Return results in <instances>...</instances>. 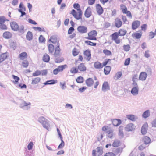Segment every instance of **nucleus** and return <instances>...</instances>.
Returning a JSON list of instances; mask_svg holds the SVG:
<instances>
[{
    "label": "nucleus",
    "mask_w": 156,
    "mask_h": 156,
    "mask_svg": "<svg viewBox=\"0 0 156 156\" xmlns=\"http://www.w3.org/2000/svg\"><path fill=\"white\" fill-rule=\"evenodd\" d=\"M127 33V31L123 28L120 29L118 32H115L112 34L111 36V40L113 41L116 44H120L121 40L119 38V36H123Z\"/></svg>",
    "instance_id": "obj_1"
},
{
    "label": "nucleus",
    "mask_w": 156,
    "mask_h": 156,
    "mask_svg": "<svg viewBox=\"0 0 156 156\" xmlns=\"http://www.w3.org/2000/svg\"><path fill=\"white\" fill-rule=\"evenodd\" d=\"M121 20L118 18H115L114 21V25L117 28H119L121 27L123 25V23L124 24H126L128 22V20L126 16L124 15H122Z\"/></svg>",
    "instance_id": "obj_2"
},
{
    "label": "nucleus",
    "mask_w": 156,
    "mask_h": 156,
    "mask_svg": "<svg viewBox=\"0 0 156 156\" xmlns=\"http://www.w3.org/2000/svg\"><path fill=\"white\" fill-rule=\"evenodd\" d=\"M10 25L12 29L14 31H19L20 33H23L24 31V27L22 26L19 27L18 24L14 21L10 23Z\"/></svg>",
    "instance_id": "obj_3"
},
{
    "label": "nucleus",
    "mask_w": 156,
    "mask_h": 156,
    "mask_svg": "<svg viewBox=\"0 0 156 156\" xmlns=\"http://www.w3.org/2000/svg\"><path fill=\"white\" fill-rule=\"evenodd\" d=\"M70 14H71L76 20H80L82 19L83 12L81 10L76 11L74 9H72Z\"/></svg>",
    "instance_id": "obj_4"
},
{
    "label": "nucleus",
    "mask_w": 156,
    "mask_h": 156,
    "mask_svg": "<svg viewBox=\"0 0 156 156\" xmlns=\"http://www.w3.org/2000/svg\"><path fill=\"white\" fill-rule=\"evenodd\" d=\"M120 9L124 14H126L128 17L132 18V15L131 12L128 11L127 7L123 4H121L120 5Z\"/></svg>",
    "instance_id": "obj_5"
},
{
    "label": "nucleus",
    "mask_w": 156,
    "mask_h": 156,
    "mask_svg": "<svg viewBox=\"0 0 156 156\" xmlns=\"http://www.w3.org/2000/svg\"><path fill=\"white\" fill-rule=\"evenodd\" d=\"M98 33L96 30H92L88 33V37L86 38V39L89 40H96L97 39L96 36Z\"/></svg>",
    "instance_id": "obj_6"
},
{
    "label": "nucleus",
    "mask_w": 156,
    "mask_h": 156,
    "mask_svg": "<svg viewBox=\"0 0 156 156\" xmlns=\"http://www.w3.org/2000/svg\"><path fill=\"white\" fill-rule=\"evenodd\" d=\"M39 122L42 124L43 126L48 129L50 126L49 124L47 119L43 117H41L39 119Z\"/></svg>",
    "instance_id": "obj_7"
},
{
    "label": "nucleus",
    "mask_w": 156,
    "mask_h": 156,
    "mask_svg": "<svg viewBox=\"0 0 156 156\" xmlns=\"http://www.w3.org/2000/svg\"><path fill=\"white\" fill-rule=\"evenodd\" d=\"M68 66L66 64H64L60 65L54 69L53 71V73L55 75L57 74L59 72H62L65 69L67 68Z\"/></svg>",
    "instance_id": "obj_8"
},
{
    "label": "nucleus",
    "mask_w": 156,
    "mask_h": 156,
    "mask_svg": "<svg viewBox=\"0 0 156 156\" xmlns=\"http://www.w3.org/2000/svg\"><path fill=\"white\" fill-rule=\"evenodd\" d=\"M103 153V148L102 147H98L97 150H94L92 151L93 156H99Z\"/></svg>",
    "instance_id": "obj_9"
},
{
    "label": "nucleus",
    "mask_w": 156,
    "mask_h": 156,
    "mask_svg": "<svg viewBox=\"0 0 156 156\" xmlns=\"http://www.w3.org/2000/svg\"><path fill=\"white\" fill-rule=\"evenodd\" d=\"M141 24V22L138 20L133 21L131 24V28L133 30H136L139 27Z\"/></svg>",
    "instance_id": "obj_10"
},
{
    "label": "nucleus",
    "mask_w": 156,
    "mask_h": 156,
    "mask_svg": "<svg viewBox=\"0 0 156 156\" xmlns=\"http://www.w3.org/2000/svg\"><path fill=\"white\" fill-rule=\"evenodd\" d=\"M83 55L87 61H89L90 60L91 58V55L90 50L87 49L85 50L83 52Z\"/></svg>",
    "instance_id": "obj_11"
},
{
    "label": "nucleus",
    "mask_w": 156,
    "mask_h": 156,
    "mask_svg": "<svg viewBox=\"0 0 156 156\" xmlns=\"http://www.w3.org/2000/svg\"><path fill=\"white\" fill-rule=\"evenodd\" d=\"M78 31L80 33H86L87 31V27L83 26H79L77 28Z\"/></svg>",
    "instance_id": "obj_12"
},
{
    "label": "nucleus",
    "mask_w": 156,
    "mask_h": 156,
    "mask_svg": "<svg viewBox=\"0 0 156 156\" xmlns=\"http://www.w3.org/2000/svg\"><path fill=\"white\" fill-rule=\"evenodd\" d=\"M8 57L7 52L2 53L0 55V63H1L6 59Z\"/></svg>",
    "instance_id": "obj_13"
},
{
    "label": "nucleus",
    "mask_w": 156,
    "mask_h": 156,
    "mask_svg": "<svg viewBox=\"0 0 156 156\" xmlns=\"http://www.w3.org/2000/svg\"><path fill=\"white\" fill-rule=\"evenodd\" d=\"M93 66L95 69L97 70H100L103 67L102 63L99 61L94 62Z\"/></svg>",
    "instance_id": "obj_14"
},
{
    "label": "nucleus",
    "mask_w": 156,
    "mask_h": 156,
    "mask_svg": "<svg viewBox=\"0 0 156 156\" xmlns=\"http://www.w3.org/2000/svg\"><path fill=\"white\" fill-rule=\"evenodd\" d=\"M110 86L108 82H104L102 86V90L104 92H106L110 90Z\"/></svg>",
    "instance_id": "obj_15"
},
{
    "label": "nucleus",
    "mask_w": 156,
    "mask_h": 156,
    "mask_svg": "<svg viewBox=\"0 0 156 156\" xmlns=\"http://www.w3.org/2000/svg\"><path fill=\"white\" fill-rule=\"evenodd\" d=\"M77 68L79 72H84L87 70L85 66L83 63H80L77 66Z\"/></svg>",
    "instance_id": "obj_16"
},
{
    "label": "nucleus",
    "mask_w": 156,
    "mask_h": 156,
    "mask_svg": "<svg viewBox=\"0 0 156 156\" xmlns=\"http://www.w3.org/2000/svg\"><path fill=\"white\" fill-rule=\"evenodd\" d=\"M49 41L53 44H58L59 41L57 37L55 35H52L49 39Z\"/></svg>",
    "instance_id": "obj_17"
},
{
    "label": "nucleus",
    "mask_w": 156,
    "mask_h": 156,
    "mask_svg": "<svg viewBox=\"0 0 156 156\" xmlns=\"http://www.w3.org/2000/svg\"><path fill=\"white\" fill-rule=\"evenodd\" d=\"M142 35V32L141 31L139 32H135L132 34V37L133 38L137 39L141 38Z\"/></svg>",
    "instance_id": "obj_18"
},
{
    "label": "nucleus",
    "mask_w": 156,
    "mask_h": 156,
    "mask_svg": "<svg viewBox=\"0 0 156 156\" xmlns=\"http://www.w3.org/2000/svg\"><path fill=\"white\" fill-rule=\"evenodd\" d=\"M148 125L147 123H145L143 125L141 129V133L143 135L147 133Z\"/></svg>",
    "instance_id": "obj_19"
},
{
    "label": "nucleus",
    "mask_w": 156,
    "mask_h": 156,
    "mask_svg": "<svg viewBox=\"0 0 156 156\" xmlns=\"http://www.w3.org/2000/svg\"><path fill=\"white\" fill-rule=\"evenodd\" d=\"M135 129V126L132 123H129L127 125L126 127V130L128 131H132Z\"/></svg>",
    "instance_id": "obj_20"
},
{
    "label": "nucleus",
    "mask_w": 156,
    "mask_h": 156,
    "mask_svg": "<svg viewBox=\"0 0 156 156\" xmlns=\"http://www.w3.org/2000/svg\"><path fill=\"white\" fill-rule=\"evenodd\" d=\"M91 9L90 7H88L84 12V15L87 18H89L91 15Z\"/></svg>",
    "instance_id": "obj_21"
},
{
    "label": "nucleus",
    "mask_w": 156,
    "mask_h": 156,
    "mask_svg": "<svg viewBox=\"0 0 156 156\" xmlns=\"http://www.w3.org/2000/svg\"><path fill=\"white\" fill-rule=\"evenodd\" d=\"M96 6V11L98 14L99 15L102 14L103 12V9L101 5L99 4H97Z\"/></svg>",
    "instance_id": "obj_22"
},
{
    "label": "nucleus",
    "mask_w": 156,
    "mask_h": 156,
    "mask_svg": "<svg viewBox=\"0 0 156 156\" xmlns=\"http://www.w3.org/2000/svg\"><path fill=\"white\" fill-rule=\"evenodd\" d=\"M142 141L145 144L147 145L150 143L151 140L148 136H144L142 138Z\"/></svg>",
    "instance_id": "obj_23"
},
{
    "label": "nucleus",
    "mask_w": 156,
    "mask_h": 156,
    "mask_svg": "<svg viewBox=\"0 0 156 156\" xmlns=\"http://www.w3.org/2000/svg\"><path fill=\"white\" fill-rule=\"evenodd\" d=\"M12 36V33L9 31H5L3 34V37L5 39H10L11 38Z\"/></svg>",
    "instance_id": "obj_24"
},
{
    "label": "nucleus",
    "mask_w": 156,
    "mask_h": 156,
    "mask_svg": "<svg viewBox=\"0 0 156 156\" xmlns=\"http://www.w3.org/2000/svg\"><path fill=\"white\" fill-rule=\"evenodd\" d=\"M41 81V78L39 77H36L32 79L31 83L32 85H35L38 84Z\"/></svg>",
    "instance_id": "obj_25"
},
{
    "label": "nucleus",
    "mask_w": 156,
    "mask_h": 156,
    "mask_svg": "<svg viewBox=\"0 0 156 156\" xmlns=\"http://www.w3.org/2000/svg\"><path fill=\"white\" fill-rule=\"evenodd\" d=\"M27 56L28 55L26 52H23L19 54V58L20 60H23L27 58Z\"/></svg>",
    "instance_id": "obj_26"
},
{
    "label": "nucleus",
    "mask_w": 156,
    "mask_h": 156,
    "mask_svg": "<svg viewBox=\"0 0 156 156\" xmlns=\"http://www.w3.org/2000/svg\"><path fill=\"white\" fill-rule=\"evenodd\" d=\"M61 50L59 45L56 47L54 54L55 57H57L60 55L61 54Z\"/></svg>",
    "instance_id": "obj_27"
},
{
    "label": "nucleus",
    "mask_w": 156,
    "mask_h": 156,
    "mask_svg": "<svg viewBox=\"0 0 156 156\" xmlns=\"http://www.w3.org/2000/svg\"><path fill=\"white\" fill-rule=\"evenodd\" d=\"M94 83V80L91 78H89L86 80V84L88 87H91L92 86Z\"/></svg>",
    "instance_id": "obj_28"
},
{
    "label": "nucleus",
    "mask_w": 156,
    "mask_h": 156,
    "mask_svg": "<svg viewBox=\"0 0 156 156\" xmlns=\"http://www.w3.org/2000/svg\"><path fill=\"white\" fill-rule=\"evenodd\" d=\"M147 76V74L145 72H141L139 75L140 80L144 81L145 80Z\"/></svg>",
    "instance_id": "obj_29"
},
{
    "label": "nucleus",
    "mask_w": 156,
    "mask_h": 156,
    "mask_svg": "<svg viewBox=\"0 0 156 156\" xmlns=\"http://www.w3.org/2000/svg\"><path fill=\"white\" fill-rule=\"evenodd\" d=\"M113 125L115 126H118L121 123V121L119 119H115L112 120Z\"/></svg>",
    "instance_id": "obj_30"
},
{
    "label": "nucleus",
    "mask_w": 156,
    "mask_h": 156,
    "mask_svg": "<svg viewBox=\"0 0 156 156\" xmlns=\"http://www.w3.org/2000/svg\"><path fill=\"white\" fill-rule=\"evenodd\" d=\"M123 127L122 126H120L119 128L118 135L119 137L122 138L124 136L123 132Z\"/></svg>",
    "instance_id": "obj_31"
},
{
    "label": "nucleus",
    "mask_w": 156,
    "mask_h": 156,
    "mask_svg": "<svg viewBox=\"0 0 156 156\" xmlns=\"http://www.w3.org/2000/svg\"><path fill=\"white\" fill-rule=\"evenodd\" d=\"M111 67L109 66H105L104 69V72L105 75H107L109 74L111 70Z\"/></svg>",
    "instance_id": "obj_32"
},
{
    "label": "nucleus",
    "mask_w": 156,
    "mask_h": 156,
    "mask_svg": "<svg viewBox=\"0 0 156 156\" xmlns=\"http://www.w3.org/2000/svg\"><path fill=\"white\" fill-rule=\"evenodd\" d=\"M121 143L120 141L118 140H115L112 146L114 147H118L121 145Z\"/></svg>",
    "instance_id": "obj_33"
},
{
    "label": "nucleus",
    "mask_w": 156,
    "mask_h": 156,
    "mask_svg": "<svg viewBox=\"0 0 156 156\" xmlns=\"http://www.w3.org/2000/svg\"><path fill=\"white\" fill-rule=\"evenodd\" d=\"M80 53L79 50L76 48H74L72 51V55L74 56H76L78 55Z\"/></svg>",
    "instance_id": "obj_34"
},
{
    "label": "nucleus",
    "mask_w": 156,
    "mask_h": 156,
    "mask_svg": "<svg viewBox=\"0 0 156 156\" xmlns=\"http://www.w3.org/2000/svg\"><path fill=\"white\" fill-rule=\"evenodd\" d=\"M135 86H136V87H133L131 90V93L133 95L137 94L138 92V89L137 85Z\"/></svg>",
    "instance_id": "obj_35"
},
{
    "label": "nucleus",
    "mask_w": 156,
    "mask_h": 156,
    "mask_svg": "<svg viewBox=\"0 0 156 156\" xmlns=\"http://www.w3.org/2000/svg\"><path fill=\"white\" fill-rule=\"evenodd\" d=\"M126 118L129 120L134 121L136 120L137 118L135 115H126Z\"/></svg>",
    "instance_id": "obj_36"
},
{
    "label": "nucleus",
    "mask_w": 156,
    "mask_h": 156,
    "mask_svg": "<svg viewBox=\"0 0 156 156\" xmlns=\"http://www.w3.org/2000/svg\"><path fill=\"white\" fill-rule=\"evenodd\" d=\"M48 51L50 53H53L55 50L54 46L51 44H49L48 46Z\"/></svg>",
    "instance_id": "obj_37"
},
{
    "label": "nucleus",
    "mask_w": 156,
    "mask_h": 156,
    "mask_svg": "<svg viewBox=\"0 0 156 156\" xmlns=\"http://www.w3.org/2000/svg\"><path fill=\"white\" fill-rule=\"evenodd\" d=\"M70 72L72 74H75L78 73L79 72L77 67H73L70 69Z\"/></svg>",
    "instance_id": "obj_38"
},
{
    "label": "nucleus",
    "mask_w": 156,
    "mask_h": 156,
    "mask_svg": "<svg viewBox=\"0 0 156 156\" xmlns=\"http://www.w3.org/2000/svg\"><path fill=\"white\" fill-rule=\"evenodd\" d=\"M57 83V81H55L54 80H51L47 81L44 83L45 85H51L56 83Z\"/></svg>",
    "instance_id": "obj_39"
},
{
    "label": "nucleus",
    "mask_w": 156,
    "mask_h": 156,
    "mask_svg": "<svg viewBox=\"0 0 156 156\" xmlns=\"http://www.w3.org/2000/svg\"><path fill=\"white\" fill-rule=\"evenodd\" d=\"M84 43L87 45L91 46H96L97 45V43H96L93 42L89 40L85 41Z\"/></svg>",
    "instance_id": "obj_40"
},
{
    "label": "nucleus",
    "mask_w": 156,
    "mask_h": 156,
    "mask_svg": "<svg viewBox=\"0 0 156 156\" xmlns=\"http://www.w3.org/2000/svg\"><path fill=\"white\" fill-rule=\"evenodd\" d=\"M33 37V35L32 32L29 31L27 32L26 35V38L28 40H31Z\"/></svg>",
    "instance_id": "obj_41"
},
{
    "label": "nucleus",
    "mask_w": 156,
    "mask_h": 156,
    "mask_svg": "<svg viewBox=\"0 0 156 156\" xmlns=\"http://www.w3.org/2000/svg\"><path fill=\"white\" fill-rule=\"evenodd\" d=\"M9 20L7 19L4 16H0V24L4 23L6 21H9Z\"/></svg>",
    "instance_id": "obj_42"
},
{
    "label": "nucleus",
    "mask_w": 156,
    "mask_h": 156,
    "mask_svg": "<svg viewBox=\"0 0 156 156\" xmlns=\"http://www.w3.org/2000/svg\"><path fill=\"white\" fill-rule=\"evenodd\" d=\"M55 58V62L57 63H61L64 60V58L62 57L58 56Z\"/></svg>",
    "instance_id": "obj_43"
},
{
    "label": "nucleus",
    "mask_w": 156,
    "mask_h": 156,
    "mask_svg": "<svg viewBox=\"0 0 156 156\" xmlns=\"http://www.w3.org/2000/svg\"><path fill=\"white\" fill-rule=\"evenodd\" d=\"M43 60L45 62H48L50 60V57L47 54H45L43 58Z\"/></svg>",
    "instance_id": "obj_44"
},
{
    "label": "nucleus",
    "mask_w": 156,
    "mask_h": 156,
    "mask_svg": "<svg viewBox=\"0 0 156 156\" xmlns=\"http://www.w3.org/2000/svg\"><path fill=\"white\" fill-rule=\"evenodd\" d=\"M122 76V72L121 71L117 72L114 77L115 80H118Z\"/></svg>",
    "instance_id": "obj_45"
},
{
    "label": "nucleus",
    "mask_w": 156,
    "mask_h": 156,
    "mask_svg": "<svg viewBox=\"0 0 156 156\" xmlns=\"http://www.w3.org/2000/svg\"><path fill=\"white\" fill-rule=\"evenodd\" d=\"M150 115L149 111V110H147L144 112L142 115V116L144 118H146L149 116Z\"/></svg>",
    "instance_id": "obj_46"
},
{
    "label": "nucleus",
    "mask_w": 156,
    "mask_h": 156,
    "mask_svg": "<svg viewBox=\"0 0 156 156\" xmlns=\"http://www.w3.org/2000/svg\"><path fill=\"white\" fill-rule=\"evenodd\" d=\"M138 76L137 74H135L134 75L132 78V80L133 82V85H137V83H136V81L138 80L137 79Z\"/></svg>",
    "instance_id": "obj_47"
},
{
    "label": "nucleus",
    "mask_w": 156,
    "mask_h": 156,
    "mask_svg": "<svg viewBox=\"0 0 156 156\" xmlns=\"http://www.w3.org/2000/svg\"><path fill=\"white\" fill-rule=\"evenodd\" d=\"M123 50L126 52L128 51L130 49V47L129 44L124 45L123 46Z\"/></svg>",
    "instance_id": "obj_48"
},
{
    "label": "nucleus",
    "mask_w": 156,
    "mask_h": 156,
    "mask_svg": "<svg viewBox=\"0 0 156 156\" xmlns=\"http://www.w3.org/2000/svg\"><path fill=\"white\" fill-rule=\"evenodd\" d=\"M12 77L13 79L14 80V81H13V82L14 84H16L17 83L20 79L19 77L13 75L12 76Z\"/></svg>",
    "instance_id": "obj_49"
},
{
    "label": "nucleus",
    "mask_w": 156,
    "mask_h": 156,
    "mask_svg": "<svg viewBox=\"0 0 156 156\" xmlns=\"http://www.w3.org/2000/svg\"><path fill=\"white\" fill-rule=\"evenodd\" d=\"M41 74V71L39 70H37L33 73L32 76H37L40 75Z\"/></svg>",
    "instance_id": "obj_50"
},
{
    "label": "nucleus",
    "mask_w": 156,
    "mask_h": 156,
    "mask_svg": "<svg viewBox=\"0 0 156 156\" xmlns=\"http://www.w3.org/2000/svg\"><path fill=\"white\" fill-rule=\"evenodd\" d=\"M108 136L110 138H112L114 136L113 131L112 130H110L107 132Z\"/></svg>",
    "instance_id": "obj_51"
},
{
    "label": "nucleus",
    "mask_w": 156,
    "mask_h": 156,
    "mask_svg": "<svg viewBox=\"0 0 156 156\" xmlns=\"http://www.w3.org/2000/svg\"><path fill=\"white\" fill-rule=\"evenodd\" d=\"M103 53L107 56H110L112 55L111 52L108 50L104 49L103 50Z\"/></svg>",
    "instance_id": "obj_52"
},
{
    "label": "nucleus",
    "mask_w": 156,
    "mask_h": 156,
    "mask_svg": "<svg viewBox=\"0 0 156 156\" xmlns=\"http://www.w3.org/2000/svg\"><path fill=\"white\" fill-rule=\"evenodd\" d=\"M0 29L2 30H5L8 29L7 26L4 23L0 24Z\"/></svg>",
    "instance_id": "obj_53"
},
{
    "label": "nucleus",
    "mask_w": 156,
    "mask_h": 156,
    "mask_svg": "<svg viewBox=\"0 0 156 156\" xmlns=\"http://www.w3.org/2000/svg\"><path fill=\"white\" fill-rule=\"evenodd\" d=\"M22 66L24 68L27 67L29 65L28 61L27 60H25L22 62Z\"/></svg>",
    "instance_id": "obj_54"
},
{
    "label": "nucleus",
    "mask_w": 156,
    "mask_h": 156,
    "mask_svg": "<svg viewBox=\"0 0 156 156\" xmlns=\"http://www.w3.org/2000/svg\"><path fill=\"white\" fill-rule=\"evenodd\" d=\"M73 7L77 11H80V10H81L80 9V5L78 3H74L73 4Z\"/></svg>",
    "instance_id": "obj_55"
},
{
    "label": "nucleus",
    "mask_w": 156,
    "mask_h": 156,
    "mask_svg": "<svg viewBox=\"0 0 156 156\" xmlns=\"http://www.w3.org/2000/svg\"><path fill=\"white\" fill-rule=\"evenodd\" d=\"M83 78L81 76H79L76 79V82L78 83H81L83 81Z\"/></svg>",
    "instance_id": "obj_56"
},
{
    "label": "nucleus",
    "mask_w": 156,
    "mask_h": 156,
    "mask_svg": "<svg viewBox=\"0 0 156 156\" xmlns=\"http://www.w3.org/2000/svg\"><path fill=\"white\" fill-rule=\"evenodd\" d=\"M20 9H20L21 11H26V8L24 6L23 4V3L21 2L19 5Z\"/></svg>",
    "instance_id": "obj_57"
},
{
    "label": "nucleus",
    "mask_w": 156,
    "mask_h": 156,
    "mask_svg": "<svg viewBox=\"0 0 156 156\" xmlns=\"http://www.w3.org/2000/svg\"><path fill=\"white\" fill-rule=\"evenodd\" d=\"M60 140H61V142L58 147V149L62 148L65 145V143L63 140V138H62V139H60Z\"/></svg>",
    "instance_id": "obj_58"
},
{
    "label": "nucleus",
    "mask_w": 156,
    "mask_h": 156,
    "mask_svg": "<svg viewBox=\"0 0 156 156\" xmlns=\"http://www.w3.org/2000/svg\"><path fill=\"white\" fill-rule=\"evenodd\" d=\"M130 62V58H127L126 59L124 62V65L126 66L128 65Z\"/></svg>",
    "instance_id": "obj_59"
},
{
    "label": "nucleus",
    "mask_w": 156,
    "mask_h": 156,
    "mask_svg": "<svg viewBox=\"0 0 156 156\" xmlns=\"http://www.w3.org/2000/svg\"><path fill=\"white\" fill-rule=\"evenodd\" d=\"M144 56L147 58H148L150 56V51L149 50H147L145 51L144 53Z\"/></svg>",
    "instance_id": "obj_60"
},
{
    "label": "nucleus",
    "mask_w": 156,
    "mask_h": 156,
    "mask_svg": "<svg viewBox=\"0 0 156 156\" xmlns=\"http://www.w3.org/2000/svg\"><path fill=\"white\" fill-rule=\"evenodd\" d=\"M147 27V25L146 24H143L141 26V30L142 31H145Z\"/></svg>",
    "instance_id": "obj_61"
},
{
    "label": "nucleus",
    "mask_w": 156,
    "mask_h": 156,
    "mask_svg": "<svg viewBox=\"0 0 156 156\" xmlns=\"http://www.w3.org/2000/svg\"><path fill=\"white\" fill-rule=\"evenodd\" d=\"M111 61V59H106L105 61L102 63L103 67L106 66L108 64L109 62Z\"/></svg>",
    "instance_id": "obj_62"
},
{
    "label": "nucleus",
    "mask_w": 156,
    "mask_h": 156,
    "mask_svg": "<svg viewBox=\"0 0 156 156\" xmlns=\"http://www.w3.org/2000/svg\"><path fill=\"white\" fill-rule=\"evenodd\" d=\"M155 33H154L153 32H150L149 33V37L150 39L153 38L155 36Z\"/></svg>",
    "instance_id": "obj_63"
},
{
    "label": "nucleus",
    "mask_w": 156,
    "mask_h": 156,
    "mask_svg": "<svg viewBox=\"0 0 156 156\" xmlns=\"http://www.w3.org/2000/svg\"><path fill=\"white\" fill-rule=\"evenodd\" d=\"M104 156H116L115 154L112 152H108L106 153Z\"/></svg>",
    "instance_id": "obj_64"
}]
</instances>
